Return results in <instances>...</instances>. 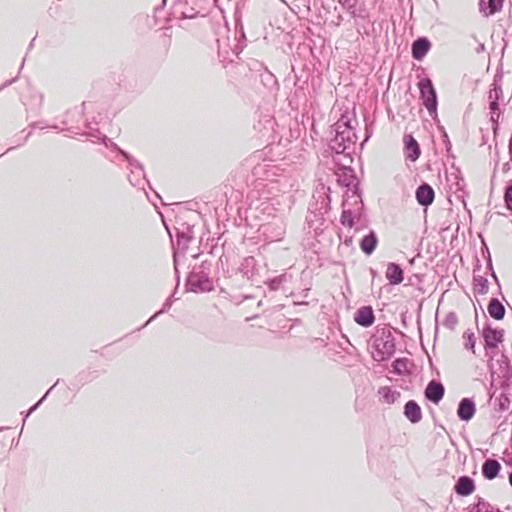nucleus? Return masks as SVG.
<instances>
[{
  "instance_id": "6e6552de",
  "label": "nucleus",
  "mask_w": 512,
  "mask_h": 512,
  "mask_svg": "<svg viewBox=\"0 0 512 512\" xmlns=\"http://www.w3.org/2000/svg\"><path fill=\"white\" fill-rule=\"evenodd\" d=\"M475 411V404L470 399L464 398L459 403L457 414L460 419L469 421L474 416Z\"/></svg>"
},
{
  "instance_id": "423d86ee",
  "label": "nucleus",
  "mask_w": 512,
  "mask_h": 512,
  "mask_svg": "<svg viewBox=\"0 0 512 512\" xmlns=\"http://www.w3.org/2000/svg\"><path fill=\"white\" fill-rule=\"evenodd\" d=\"M354 320L361 326H371L375 320L372 308L369 306L359 308L355 313Z\"/></svg>"
},
{
  "instance_id": "2eb2a0df",
  "label": "nucleus",
  "mask_w": 512,
  "mask_h": 512,
  "mask_svg": "<svg viewBox=\"0 0 512 512\" xmlns=\"http://www.w3.org/2000/svg\"><path fill=\"white\" fill-rule=\"evenodd\" d=\"M379 393L382 395L383 401L387 404L394 403L398 395V393L392 391L389 387L381 388Z\"/></svg>"
},
{
  "instance_id": "0eeeda50",
  "label": "nucleus",
  "mask_w": 512,
  "mask_h": 512,
  "mask_svg": "<svg viewBox=\"0 0 512 512\" xmlns=\"http://www.w3.org/2000/svg\"><path fill=\"white\" fill-rule=\"evenodd\" d=\"M444 387L442 384L435 381L428 383L425 389V397L431 402L437 404L444 396Z\"/></svg>"
},
{
  "instance_id": "f257e3e1",
  "label": "nucleus",
  "mask_w": 512,
  "mask_h": 512,
  "mask_svg": "<svg viewBox=\"0 0 512 512\" xmlns=\"http://www.w3.org/2000/svg\"><path fill=\"white\" fill-rule=\"evenodd\" d=\"M418 86L425 107L430 113L435 112L437 109V98L431 80L423 79L419 82Z\"/></svg>"
},
{
  "instance_id": "ddd939ff",
  "label": "nucleus",
  "mask_w": 512,
  "mask_h": 512,
  "mask_svg": "<svg viewBox=\"0 0 512 512\" xmlns=\"http://www.w3.org/2000/svg\"><path fill=\"white\" fill-rule=\"evenodd\" d=\"M378 243V239L374 232H370L368 235L363 237V239L360 242V248L361 250L370 255L376 248Z\"/></svg>"
},
{
  "instance_id": "9b49d317",
  "label": "nucleus",
  "mask_w": 512,
  "mask_h": 512,
  "mask_svg": "<svg viewBox=\"0 0 512 512\" xmlns=\"http://www.w3.org/2000/svg\"><path fill=\"white\" fill-rule=\"evenodd\" d=\"M430 42L426 38H419L412 44V55L416 60H421L429 51Z\"/></svg>"
},
{
  "instance_id": "1a4fd4ad",
  "label": "nucleus",
  "mask_w": 512,
  "mask_h": 512,
  "mask_svg": "<svg viewBox=\"0 0 512 512\" xmlns=\"http://www.w3.org/2000/svg\"><path fill=\"white\" fill-rule=\"evenodd\" d=\"M403 270L400 268L399 265L395 263H390L387 266L385 276L392 285H398L403 282L404 276H403Z\"/></svg>"
},
{
  "instance_id": "4468645a",
  "label": "nucleus",
  "mask_w": 512,
  "mask_h": 512,
  "mask_svg": "<svg viewBox=\"0 0 512 512\" xmlns=\"http://www.w3.org/2000/svg\"><path fill=\"white\" fill-rule=\"evenodd\" d=\"M487 309L490 316L496 320L503 319L505 315V308L497 299H492Z\"/></svg>"
},
{
  "instance_id": "20e7f679",
  "label": "nucleus",
  "mask_w": 512,
  "mask_h": 512,
  "mask_svg": "<svg viewBox=\"0 0 512 512\" xmlns=\"http://www.w3.org/2000/svg\"><path fill=\"white\" fill-rule=\"evenodd\" d=\"M476 489L475 482L469 476H461L457 480L454 491L460 496H469Z\"/></svg>"
},
{
  "instance_id": "dca6fc26",
  "label": "nucleus",
  "mask_w": 512,
  "mask_h": 512,
  "mask_svg": "<svg viewBox=\"0 0 512 512\" xmlns=\"http://www.w3.org/2000/svg\"><path fill=\"white\" fill-rule=\"evenodd\" d=\"M463 338L465 340V347L467 349H470L472 351L473 354H475V344H476V338H475V334L470 331V330H467L463 333Z\"/></svg>"
},
{
  "instance_id": "f3484780",
  "label": "nucleus",
  "mask_w": 512,
  "mask_h": 512,
  "mask_svg": "<svg viewBox=\"0 0 512 512\" xmlns=\"http://www.w3.org/2000/svg\"><path fill=\"white\" fill-rule=\"evenodd\" d=\"M503 0H489V14H494L502 8Z\"/></svg>"
},
{
  "instance_id": "f03ea898",
  "label": "nucleus",
  "mask_w": 512,
  "mask_h": 512,
  "mask_svg": "<svg viewBox=\"0 0 512 512\" xmlns=\"http://www.w3.org/2000/svg\"><path fill=\"white\" fill-rule=\"evenodd\" d=\"M483 338L486 349H496L498 344L504 340V331L502 329L487 327L483 330Z\"/></svg>"
},
{
  "instance_id": "6ab92c4d",
  "label": "nucleus",
  "mask_w": 512,
  "mask_h": 512,
  "mask_svg": "<svg viewBox=\"0 0 512 512\" xmlns=\"http://www.w3.org/2000/svg\"><path fill=\"white\" fill-rule=\"evenodd\" d=\"M490 109H491L492 111H496V110H498V103L496 102V100H494V101H492V102L490 103Z\"/></svg>"
},
{
  "instance_id": "39448f33",
  "label": "nucleus",
  "mask_w": 512,
  "mask_h": 512,
  "mask_svg": "<svg viewBox=\"0 0 512 512\" xmlns=\"http://www.w3.org/2000/svg\"><path fill=\"white\" fill-rule=\"evenodd\" d=\"M435 193L432 187L428 184L420 185L416 190L417 202L422 206H429L433 203Z\"/></svg>"
},
{
  "instance_id": "a211bd4d",
  "label": "nucleus",
  "mask_w": 512,
  "mask_h": 512,
  "mask_svg": "<svg viewBox=\"0 0 512 512\" xmlns=\"http://www.w3.org/2000/svg\"><path fill=\"white\" fill-rule=\"evenodd\" d=\"M505 202H506L507 208L512 212V186L506 190Z\"/></svg>"
},
{
  "instance_id": "9d476101",
  "label": "nucleus",
  "mask_w": 512,
  "mask_h": 512,
  "mask_svg": "<svg viewBox=\"0 0 512 512\" xmlns=\"http://www.w3.org/2000/svg\"><path fill=\"white\" fill-rule=\"evenodd\" d=\"M405 416L412 422L418 423L422 419V411L420 406L413 400L408 401L404 406Z\"/></svg>"
},
{
  "instance_id": "f8f14e48",
  "label": "nucleus",
  "mask_w": 512,
  "mask_h": 512,
  "mask_svg": "<svg viewBox=\"0 0 512 512\" xmlns=\"http://www.w3.org/2000/svg\"><path fill=\"white\" fill-rule=\"evenodd\" d=\"M501 465L497 460L487 459L482 465V474L488 480H493L497 477Z\"/></svg>"
},
{
  "instance_id": "7ed1b4c3",
  "label": "nucleus",
  "mask_w": 512,
  "mask_h": 512,
  "mask_svg": "<svg viewBox=\"0 0 512 512\" xmlns=\"http://www.w3.org/2000/svg\"><path fill=\"white\" fill-rule=\"evenodd\" d=\"M405 159L415 162L421 155V149L412 135H405L403 138Z\"/></svg>"
},
{
  "instance_id": "aec40b11",
  "label": "nucleus",
  "mask_w": 512,
  "mask_h": 512,
  "mask_svg": "<svg viewBox=\"0 0 512 512\" xmlns=\"http://www.w3.org/2000/svg\"><path fill=\"white\" fill-rule=\"evenodd\" d=\"M509 484L512 486V472L509 475Z\"/></svg>"
}]
</instances>
